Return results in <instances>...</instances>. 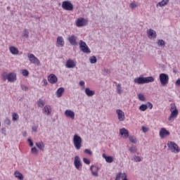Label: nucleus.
Returning <instances> with one entry per match:
<instances>
[{
	"mask_svg": "<svg viewBox=\"0 0 180 180\" xmlns=\"http://www.w3.org/2000/svg\"><path fill=\"white\" fill-rule=\"evenodd\" d=\"M134 82L135 84H138L139 85H143V84H150V82H154V77L152 76L147 77H139L135 78L134 79Z\"/></svg>",
	"mask_w": 180,
	"mask_h": 180,
	"instance_id": "f257e3e1",
	"label": "nucleus"
},
{
	"mask_svg": "<svg viewBox=\"0 0 180 180\" xmlns=\"http://www.w3.org/2000/svg\"><path fill=\"white\" fill-rule=\"evenodd\" d=\"M73 144L77 150H81V147H82V138L75 134L73 136Z\"/></svg>",
	"mask_w": 180,
	"mask_h": 180,
	"instance_id": "f03ea898",
	"label": "nucleus"
},
{
	"mask_svg": "<svg viewBox=\"0 0 180 180\" xmlns=\"http://www.w3.org/2000/svg\"><path fill=\"white\" fill-rule=\"evenodd\" d=\"M171 115L168 119L169 122H174L175 119H176V117L178 116V109H176V106L174 104H171Z\"/></svg>",
	"mask_w": 180,
	"mask_h": 180,
	"instance_id": "7ed1b4c3",
	"label": "nucleus"
},
{
	"mask_svg": "<svg viewBox=\"0 0 180 180\" xmlns=\"http://www.w3.org/2000/svg\"><path fill=\"white\" fill-rule=\"evenodd\" d=\"M160 82L162 86H167L169 82V76L165 73H161L159 75Z\"/></svg>",
	"mask_w": 180,
	"mask_h": 180,
	"instance_id": "20e7f679",
	"label": "nucleus"
},
{
	"mask_svg": "<svg viewBox=\"0 0 180 180\" xmlns=\"http://www.w3.org/2000/svg\"><path fill=\"white\" fill-rule=\"evenodd\" d=\"M167 147L171 150L172 153L178 154L179 153V146L174 141H170L167 143Z\"/></svg>",
	"mask_w": 180,
	"mask_h": 180,
	"instance_id": "39448f33",
	"label": "nucleus"
},
{
	"mask_svg": "<svg viewBox=\"0 0 180 180\" xmlns=\"http://www.w3.org/2000/svg\"><path fill=\"white\" fill-rule=\"evenodd\" d=\"M27 58L32 64H37V65H40V60L39 58H37V57L34 56V54L27 53Z\"/></svg>",
	"mask_w": 180,
	"mask_h": 180,
	"instance_id": "423d86ee",
	"label": "nucleus"
},
{
	"mask_svg": "<svg viewBox=\"0 0 180 180\" xmlns=\"http://www.w3.org/2000/svg\"><path fill=\"white\" fill-rule=\"evenodd\" d=\"M62 8L65 11H73L74 5H72L70 1H65L62 3Z\"/></svg>",
	"mask_w": 180,
	"mask_h": 180,
	"instance_id": "0eeeda50",
	"label": "nucleus"
},
{
	"mask_svg": "<svg viewBox=\"0 0 180 180\" xmlns=\"http://www.w3.org/2000/svg\"><path fill=\"white\" fill-rule=\"evenodd\" d=\"M88 25V20L85 18H78L76 21V26L77 27H83V26H86Z\"/></svg>",
	"mask_w": 180,
	"mask_h": 180,
	"instance_id": "6e6552de",
	"label": "nucleus"
},
{
	"mask_svg": "<svg viewBox=\"0 0 180 180\" xmlns=\"http://www.w3.org/2000/svg\"><path fill=\"white\" fill-rule=\"evenodd\" d=\"M146 34L148 39H150L151 40H154V39H157V32L153 29L147 30Z\"/></svg>",
	"mask_w": 180,
	"mask_h": 180,
	"instance_id": "1a4fd4ad",
	"label": "nucleus"
},
{
	"mask_svg": "<svg viewBox=\"0 0 180 180\" xmlns=\"http://www.w3.org/2000/svg\"><path fill=\"white\" fill-rule=\"evenodd\" d=\"M77 39H78V37L74 34L69 35L68 37V40L72 46H77Z\"/></svg>",
	"mask_w": 180,
	"mask_h": 180,
	"instance_id": "9d476101",
	"label": "nucleus"
},
{
	"mask_svg": "<svg viewBox=\"0 0 180 180\" xmlns=\"http://www.w3.org/2000/svg\"><path fill=\"white\" fill-rule=\"evenodd\" d=\"M74 165L76 169H79L82 167V162H81V158L79 156H75L74 160Z\"/></svg>",
	"mask_w": 180,
	"mask_h": 180,
	"instance_id": "9b49d317",
	"label": "nucleus"
},
{
	"mask_svg": "<svg viewBox=\"0 0 180 180\" xmlns=\"http://www.w3.org/2000/svg\"><path fill=\"white\" fill-rule=\"evenodd\" d=\"M7 78H8V82H16V79H18L16 73H15V72L8 73Z\"/></svg>",
	"mask_w": 180,
	"mask_h": 180,
	"instance_id": "f8f14e48",
	"label": "nucleus"
},
{
	"mask_svg": "<svg viewBox=\"0 0 180 180\" xmlns=\"http://www.w3.org/2000/svg\"><path fill=\"white\" fill-rule=\"evenodd\" d=\"M116 113L118 116V120H120V122H124V119H126L124 117V112L122 110L117 109L116 110Z\"/></svg>",
	"mask_w": 180,
	"mask_h": 180,
	"instance_id": "ddd939ff",
	"label": "nucleus"
},
{
	"mask_svg": "<svg viewBox=\"0 0 180 180\" xmlns=\"http://www.w3.org/2000/svg\"><path fill=\"white\" fill-rule=\"evenodd\" d=\"M48 81L49 82H50V84H57L58 79L57 78V76H56V75L51 74L48 77Z\"/></svg>",
	"mask_w": 180,
	"mask_h": 180,
	"instance_id": "4468645a",
	"label": "nucleus"
},
{
	"mask_svg": "<svg viewBox=\"0 0 180 180\" xmlns=\"http://www.w3.org/2000/svg\"><path fill=\"white\" fill-rule=\"evenodd\" d=\"M65 116H66V117H70L72 120H74V119H75V112L71 110H66L65 111Z\"/></svg>",
	"mask_w": 180,
	"mask_h": 180,
	"instance_id": "2eb2a0df",
	"label": "nucleus"
},
{
	"mask_svg": "<svg viewBox=\"0 0 180 180\" xmlns=\"http://www.w3.org/2000/svg\"><path fill=\"white\" fill-rule=\"evenodd\" d=\"M98 169H99V167L96 166L91 165L90 167V171H91V174L93 176H96V177L99 176V174L98 173Z\"/></svg>",
	"mask_w": 180,
	"mask_h": 180,
	"instance_id": "dca6fc26",
	"label": "nucleus"
},
{
	"mask_svg": "<svg viewBox=\"0 0 180 180\" xmlns=\"http://www.w3.org/2000/svg\"><path fill=\"white\" fill-rule=\"evenodd\" d=\"M67 68H75L77 67V63L71 59H69L66 62Z\"/></svg>",
	"mask_w": 180,
	"mask_h": 180,
	"instance_id": "f3484780",
	"label": "nucleus"
},
{
	"mask_svg": "<svg viewBox=\"0 0 180 180\" xmlns=\"http://www.w3.org/2000/svg\"><path fill=\"white\" fill-rule=\"evenodd\" d=\"M160 136L161 139H164V137H167V136H169V132L165 129V128H162L160 131Z\"/></svg>",
	"mask_w": 180,
	"mask_h": 180,
	"instance_id": "a211bd4d",
	"label": "nucleus"
},
{
	"mask_svg": "<svg viewBox=\"0 0 180 180\" xmlns=\"http://www.w3.org/2000/svg\"><path fill=\"white\" fill-rule=\"evenodd\" d=\"M122 178V180H128L127 174H126V173L122 174V172L117 173L115 180H120Z\"/></svg>",
	"mask_w": 180,
	"mask_h": 180,
	"instance_id": "6ab92c4d",
	"label": "nucleus"
},
{
	"mask_svg": "<svg viewBox=\"0 0 180 180\" xmlns=\"http://www.w3.org/2000/svg\"><path fill=\"white\" fill-rule=\"evenodd\" d=\"M120 134L121 136H124L125 139H127L129 136V131L126 129L125 128H122L120 129Z\"/></svg>",
	"mask_w": 180,
	"mask_h": 180,
	"instance_id": "aec40b11",
	"label": "nucleus"
},
{
	"mask_svg": "<svg viewBox=\"0 0 180 180\" xmlns=\"http://www.w3.org/2000/svg\"><path fill=\"white\" fill-rule=\"evenodd\" d=\"M9 51L11 54H13V56H18V54H19V49L15 46H10Z\"/></svg>",
	"mask_w": 180,
	"mask_h": 180,
	"instance_id": "412c9836",
	"label": "nucleus"
},
{
	"mask_svg": "<svg viewBox=\"0 0 180 180\" xmlns=\"http://www.w3.org/2000/svg\"><path fill=\"white\" fill-rule=\"evenodd\" d=\"M64 87L58 88L56 92L57 98H61V96H63V94H64Z\"/></svg>",
	"mask_w": 180,
	"mask_h": 180,
	"instance_id": "4be33fe9",
	"label": "nucleus"
},
{
	"mask_svg": "<svg viewBox=\"0 0 180 180\" xmlns=\"http://www.w3.org/2000/svg\"><path fill=\"white\" fill-rule=\"evenodd\" d=\"M79 48L83 53H85L86 54H89V53H91V50L89 49L88 46H80Z\"/></svg>",
	"mask_w": 180,
	"mask_h": 180,
	"instance_id": "5701e85b",
	"label": "nucleus"
},
{
	"mask_svg": "<svg viewBox=\"0 0 180 180\" xmlns=\"http://www.w3.org/2000/svg\"><path fill=\"white\" fill-rule=\"evenodd\" d=\"M84 92L87 96H94L95 95V91H92L89 88H86Z\"/></svg>",
	"mask_w": 180,
	"mask_h": 180,
	"instance_id": "b1692460",
	"label": "nucleus"
},
{
	"mask_svg": "<svg viewBox=\"0 0 180 180\" xmlns=\"http://www.w3.org/2000/svg\"><path fill=\"white\" fill-rule=\"evenodd\" d=\"M168 2H169V0H162L157 4V8L160 6V8H162V6H166V5H168Z\"/></svg>",
	"mask_w": 180,
	"mask_h": 180,
	"instance_id": "393cba45",
	"label": "nucleus"
},
{
	"mask_svg": "<svg viewBox=\"0 0 180 180\" xmlns=\"http://www.w3.org/2000/svg\"><path fill=\"white\" fill-rule=\"evenodd\" d=\"M35 146L40 150L41 151H44V143L43 141H40L35 143Z\"/></svg>",
	"mask_w": 180,
	"mask_h": 180,
	"instance_id": "a878e982",
	"label": "nucleus"
},
{
	"mask_svg": "<svg viewBox=\"0 0 180 180\" xmlns=\"http://www.w3.org/2000/svg\"><path fill=\"white\" fill-rule=\"evenodd\" d=\"M44 112L46 113L47 116H49V115H51V108L49 105H45L44 107Z\"/></svg>",
	"mask_w": 180,
	"mask_h": 180,
	"instance_id": "bb28decb",
	"label": "nucleus"
},
{
	"mask_svg": "<svg viewBox=\"0 0 180 180\" xmlns=\"http://www.w3.org/2000/svg\"><path fill=\"white\" fill-rule=\"evenodd\" d=\"M14 175L15 178H18V180H23V174L20 173L19 171H15L14 172Z\"/></svg>",
	"mask_w": 180,
	"mask_h": 180,
	"instance_id": "cd10ccee",
	"label": "nucleus"
},
{
	"mask_svg": "<svg viewBox=\"0 0 180 180\" xmlns=\"http://www.w3.org/2000/svg\"><path fill=\"white\" fill-rule=\"evenodd\" d=\"M57 43L59 46H64V38L63 37H58L57 38Z\"/></svg>",
	"mask_w": 180,
	"mask_h": 180,
	"instance_id": "c85d7f7f",
	"label": "nucleus"
},
{
	"mask_svg": "<svg viewBox=\"0 0 180 180\" xmlns=\"http://www.w3.org/2000/svg\"><path fill=\"white\" fill-rule=\"evenodd\" d=\"M148 109V105L147 104H141L139 106V110H141L142 112H146Z\"/></svg>",
	"mask_w": 180,
	"mask_h": 180,
	"instance_id": "c756f323",
	"label": "nucleus"
},
{
	"mask_svg": "<svg viewBox=\"0 0 180 180\" xmlns=\"http://www.w3.org/2000/svg\"><path fill=\"white\" fill-rule=\"evenodd\" d=\"M117 94H118V95H122V94H123V90H122V84H118L117 85Z\"/></svg>",
	"mask_w": 180,
	"mask_h": 180,
	"instance_id": "7c9ffc66",
	"label": "nucleus"
},
{
	"mask_svg": "<svg viewBox=\"0 0 180 180\" xmlns=\"http://www.w3.org/2000/svg\"><path fill=\"white\" fill-rule=\"evenodd\" d=\"M128 137H129L130 143H132L133 144H136L137 143V139H136V136H129Z\"/></svg>",
	"mask_w": 180,
	"mask_h": 180,
	"instance_id": "2f4dec72",
	"label": "nucleus"
},
{
	"mask_svg": "<svg viewBox=\"0 0 180 180\" xmlns=\"http://www.w3.org/2000/svg\"><path fill=\"white\" fill-rule=\"evenodd\" d=\"M22 37H24V39H27L29 37V30L27 29H25L22 31Z\"/></svg>",
	"mask_w": 180,
	"mask_h": 180,
	"instance_id": "473e14b6",
	"label": "nucleus"
},
{
	"mask_svg": "<svg viewBox=\"0 0 180 180\" xmlns=\"http://www.w3.org/2000/svg\"><path fill=\"white\" fill-rule=\"evenodd\" d=\"M89 61L91 63V64H96L98 59H96V56H93L89 58Z\"/></svg>",
	"mask_w": 180,
	"mask_h": 180,
	"instance_id": "72a5a7b5",
	"label": "nucleus"
},
{
	"mask_svg": "<svg viewBox=\"0 0 180 180\" xmlns=\"http://www.w3.org/2000/svg\"><path fill=\"white\" fill-rule=\"evenodd\" d=\"M44 105V101H43L41 98H39L37 103V106H39V108H43Z\"/></svg>",
	"mask_w": 180,
	"mask_h": 180,
	"instance_id": "f704fd0d",
	"label": "nucleus"
},
{
	"mask_svg": "<svg viewBox=\"0 0 180 180\" xmlns=\"http://www.w3.org/2000/svg\"><path fill=\"white\" fill-rule=\"evenodd\" d=\"M106 162H108L109 164H111V162H113V157L112 156H107L105 158Z\"/></svg>",
	"mask_w": 180,
	"mask_h": 180,
	"instance_id": "c9c22d12",
	"label": "nucleus"
},
{
	"mask_svg": "<svg viewBox=\"0 0 180 180\" xmlns=\"http://www.w3.org/2000/svg\"><path fill=\"white\" fill-rule=\"evenodd\" d=\"M138 98L139 101H141L142 102H144V101H146V97H144V94H139L138 95Z\"/></svg>",
	"mask_w": 180,
	"mask_h": 180,
	"instance_id": "e433bc0d",
	"label": "nucleus"
},
{
	"mask_svg": "<svg viewBox=\"0 0 180 180\" xmlns=\"http://www.w3.org/2000/svg\"><path fill=\"white\" fill-rule=\"evenodd\" d=\"M158 46H165V41L162 39H159L158 41Z\"/></svg>",
	"mask_w": 180,
	"mask_h": 180,
	"instance_id": "4c0bfd02",
	"label": "nucleus"
},
{
	"mask_svg": "<svg viewBox=\"0 0 180 180\" xmlns=\"http://www.w3.org/2000/svg\"><path fill=\"white\" fill-rule=\"evenodd\" d=\"M22 74L23 77H27L29 75V71H27V70L24 69L22 70Z\"/></svg>",
	"mask_w": 180,
	"mask_h": 180,
	"instance_id": "58836bf2",
	"label": "nucleus"
},
{
	"mask_svg": "<svg viewBox=\"0 0 180 180\" xmlns=\"http://www.w3.org/2000/svg\"><path fill=\"white\" fill-rule=\"evenodd\" d=\"M1 77H2L4 81H6V79H7V81H8V73L4 72V73L1 75Z\"/></svg>",
	"mask_w": 180,
	"mask_h": 180,
	"instance_id": "ea45409f",
	"label": "nucleus"
},
{
	"mask_svg": "<svg viewBox=\"0 0 180 180\" xmlns=\"http://www.w3.org/2000/svg\"><path fill=\"white\" fill-rule=\"evenodd\" d=\"M83 162L87 165H89V164H91V160L89 159H87L86 158H83Z\"/></svg>",
	"mask_w": 180,
	"mask_h": 180,
	"instance_id": "a19ab883",
	"label": "nucleus"
},
{
	"mask_svg": "<svg viewBox=\"0 0 180 180\" xmlns=\"http://www.w3.org/2000/svg\"><path fill=\"white\" fill-rule=\"evenodd\" d=\"M18 119H19V115H18V113H13V120H18Z\"/></svg>",
	"mask_w": 180,
	"mask_h": 180,
	"instance_id": "79ce46f5",
	"label": "nucleus"
},
{
	"mask_svg": "<svg viewBox=\"0 0 180 180\" xmlns=\"http://www.w3.org/2000/svg\"><path fill=\"white\" fill-rule=\"evenodd\" d=\"M130 153H136L137 151V148L136 146H132L129 148Z\"/></svg>",
	"mask_w": 180,
	"mask_h": 180,
	"instance_id": "37998d69",
	"label": "nucleus"
},
{
	"mask_svg": "<svg viewBox=\"0 0 180 180\" xmlns=\"http://www.w3.org/2000/svg\"><path fill=\"white\" fill-rule=\"evenodd\" d=\"M37 148L33 147L31 148V153L32 154H37Z\"/></svg>",
	"mask_w": 180,
	"mask_h": 180,
	"instance_id": "c03bdc74",
	"label": "nucleus"
},
{
	"mask_svg": "<svg viewBox=\"0 0 180 180\" xmlns=\"http://www.w3.org/2000/svg\"><path fill=\"white\" fill-rule=\"evenodd\" d=\"M84 153L89 155H92V150L91 149H85Z\"/></svg>",
	"mask_w": 180,
	"mask_h": 180,
	"instance_id": "a18cd8bd",
	"label": "nucleus"
},
{
	"mask_svg": "<svg viewBox=\"0 0 180 180\" xmlns=\"http://www.w3.org/2000/svg\"><path fill=\"white\" fill-rule=\"evenodd\" d=\"M134 158L135 162H140V161H141V158H140L139 156H135Z\"/></svg>",
	"mask_w": 180,
	"mask_h": 180,
	"instance_id": "49530a36",
	"label": "nucleus"
},
{
	"mask_svg": "<svg viewBox=\"0 0 180 180\" xmlns=\"http://www.w3.org/2000/svg\"><path fill=\"white\" fill-rule=\"evenodd\" d=\"M27 142L29 143L30 147H33L34 146L33 140H32L31 139H28Z\"/></svg>",
	"mask_w": 180,
	"mask_h": 180,
	"instance_id": "de8ad7c7",
	"label": "nucleus"
},
{
	"mask_svg": "<svg viewBox=\"0 0 180 180\" xmlns=\"http://www.w3.org/2000/svg\"><path fill=\"white\" fill-rule=\"evenodd\" d=\"M130 8H131V9H134V8H137L136 3H131L130 4Z\"/></svg>",
	"mask_w": 180,
	"mask_h": 180,
	"instance_id": "09e8293b",
	"label": "nucleus"
},
{
	"mask_svg": "<svg viewBox=\"0 0 180 180\" xmlns=\"http://www.w3.org/2000/svg\"><path fill=\"white\" fill-rule=\"evenodd\" d=\"M21 89H22V91H28L29 87H27V86H25L23 84H21Z\"/></svg>",
	"mask_w": 180,
	"mask_h": 180,
	"instance_id": "8fccbe9b",
	"label": "nucleus"
},
{
	"mask_svg": "<svg viewBox=\"0 0 180 180\" xmlns=\"http://www.w3.org/2000/svg\"><path fill=\"white\" fill-rule=\"evenodd\" d=\"M79 46H86V43L82 40H80L79 42Z\"/></svg>",
	"mask_w": 180,
	"mask_h": 180,
	"instance_id": "3c124183",
	"label": "nucleus"
},
{
	"mask_svg": "<svg viewBox=\"0 0 180 180\" xmlns=\"http://www.w3.org/2000/svg\"><path fill=\"white\" fill-rule=\"evenodd\" d=\"M42 82H43L44 86H47V85H49V82H47V79H44Z\"/></svg>",
	"mask_w": 180,
	"mask_h": 180,
	"instance_id": "603ef678",
	"label": "nucleus"
},
{
	"mask_svg": "<svg viewBox=\"0 0 180 180\" xmlns=\"http://www.w3.org/2000/svg\"><path fill=\"white\" fill-rule=\"evenodd\" d=\"M1 134L4 136H6V128H2L1 129Z\"/></svg>",
	"mask_w": 180,
	"mask_h": 180,
	"instance_id": "864d4df0",
	"label": "nucleus"
},
{
	"mask_svg": "<svg viewBox=\"0 0 180 180\" xmlns=\"http://www.w3.org/2000/svg\"><path fill=\"white\" fill-rule=\"evenodd\" d=\"M142 131L143 133H147V131H148V128L146 127H142Z\"/></svg>",
	"mask_w": 180,
	"mask_h": 180,
	"instance_id": "5fc2aeb1",
	"label": "nucleus"
},
{
	"mask_svg": "<svg viewBox=\"0 0 180 180\" xmlns=\"http://www.w3.org/2000/svg\"><path fill=\"white\" fill-rule=\"evenodd\" d=\"M79 85L80 86H84V85H85V82H84V81H80V82H79Z\"/></svg>",
	"mask_w": 180,
	"mask_h": 180,
	"instance_id": "6e6d98bb",
	"label": "nucleus"
},
{
	"mask_svg": "<svg viewBox=\"0 0 180 180\" xmlns=\"http://www.w3.org/2000/svg\"><path fill=\"white\" fill-rule=\"evenodd\" d=\"M148 108H149V109H153V103L148 102Z\"/></svg>",
	"mask_w": 180,
	"mask_h": 180,
	"instance_id": "4d7b16f0",
	"label": "nucleus"
},
{
	"mask_svg": "<svg viewBox=\"0 0 180 180\" xmlns=\"http://www.w3.org/2000/svg\"><path fill=\"white\" fill-rule=\"evenodd\" d=\"M105 74H110V70L109 69H104Z\"/></svg>",
	"mask_w": 180,
	"mask_h": 180,
	"instance_id": "13d9d810",
	"label": "nucleus"
},
{
	"mask_svg": "<svg viewBox=\"0 0 180 180\" xmlns=\"http://www.w3.org/2000/svg\"><path fill=\"white\" fill-rule=\"evenodd\" d=\"M176 85L177 86H180V79H178L176 81Z\"/></svg>",
	"mask_w": 180,
	"mask_h": 180,
	"instance_id": "bf43d9fd",
	"label": "nucleus"
},
{
	"mask_svg": "<svg viewBox=\"0 0 180 180\" xmlns=\"http://www.w3.org/2000/svg\"><path fill=\"white\" fill-rule=\"evenodd\" d=\"M5 123L9 126V124H11V120H9V119H6Z\"/></svg>",
	"mask_w": 180,
	"mask_h": 180,
	"instance_id": "052dcab7",
	"label": "nucleus"
},
{
	"mask_svg": "<svg viewBox=\"0 0 180 180\" xmlns=\"http://www.w3.org/2000/svg\"><path fill=\"white\" fill-rule=\"evenodd\" d=\"M32 131H37V127H36V126H34L33 127H32Z\"/></svg>",
	"mask_w": 180,
	"mask_h": 180,
	"instance_id": "680f3d73",
	"label": "nucleus"
},
{
	"mask_svg": "<svg viewBox=\"0 0 180 180\" xmlns=\"http://www.w3.org/2000/svg\"><path fill=\"white\" fill-rule=\"evenodd\" d=\"M22 136H23V137H27V133H26V131L22 132Z\"/></svg>",
	"mask_w": 180,
	"mask_h": 180,
	"instance_id": "e2e57ef3",
	"label": "nucleus"
},
{
	"mask_svg": "<svg viewBox=\"0 0 180 180\" xmlns=\"http://www.w3.org/2000/svg\"><path fill=\"white\" fill-rule=\"evenodd\" d=\"M106 158H108V156H106L105 154H103V158H105V160H106Z\"/></svg>",
	"mask_w": 180,
	"mask_h": 180,
	"instance_id": "0e129e2a",
	"label": "nucleus"
}]
</instances>
